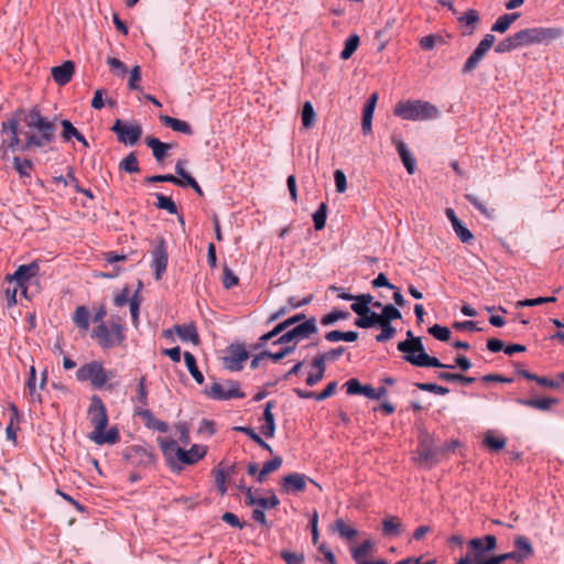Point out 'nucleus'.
<instances>
[{
	"label": "nucleus",
	"mask_w": 564,
	"mask_h": 564,
	"mask_svg": "<svg viewBox=\"0 0 564 564\" xmlns=\"http://www.w3.org/2000/svg\"><path fill=\"white\" fill-rule=\"evenodd\" d=\"M317 323L315 317H310L308 319L286 328L281 334H279L273 340L274 345H279L280 349L274 352H265L268 358L273 361H280L285 356L294 352L299 346V344L305 339H308L311 336L317 334Z\"/></svg>",
	"instance_id": "nucleus-1"
},
{
	"label": "nucleus",
	"mask_w": 564,
	"mask_h": 564,
	"mask_svg": "<svg viewBox=\"0 0 564 564\" xmlns=\"http://www.w3.org/2000/svg\"><path fill=\"white\" fill-rule=\"evenodd\" d=\"M158 444L166 464L172 470L177 471H181L185 465L196 464L208 452V447L202 444H193L188 449H183L172 438L159 437Z\"/></svg>",
	"instance_id": "nucleus-2"
},
{
	"label": "nucleus",
	"mask_w": 564,
	"mask_h": 564,
	"mask_svg": "<svg viewBox=\"0 0 564 564\" xmlns=\"http://www.w3.org/2000/svg\"><path fill=\"white\" fill-rule=\"evenodd\" d=\"M88 419L94 430L89 433L88 438L97 445H113L119 438V430L111 426L106 431L108 425L107 409L102 400L98 395H93L87 410Z\"/></svg>",
	"instance_id": "nucleus-3"
},
{
	"label": "nucleus",
	"mask_w": 564,
	"mask_h": 564,
	"mask_svg": "<svg viewBox=\"0 0 564 564\" xmlns=\"http://www.w3.org/2000/svg\"><path fill=\"white\" fill-rule=\"evenodd\" d=\"M31 133L25 139V149L42 148L54 140L55 127L47 118L39 111L31 110L24 118Z\"/></svg>",
	"instance_id": "nucleus-4"
},
{
	"label": "nucleus",
	"mask_w": 564,
	"mask_h": 564,
	"mask_svg": "<svg viewBox=\"0 0 564 564\" xmlns=\"http://www.w3.org/2000/svg\"><path fill=\"white\" fill-rule=\"evenodd\" d=\"M362 301V304H356V307H354V313L358 315V318L355 321L357 327L371 328L375 327V324H380L381 322L391 323V321L402 317L401 312L392 304L382 306L381 314L371 311L372 295Z\"/></svg>",
	"instance_id": "nucleus-5"
},
{
	"label": "nucleus",
	"mask_w": 564,
	"mask_h": 564,
	"mask_svg": "<svg viewBox=\"0 0 564 564\" xmlns=\"http://www.w3.org/2000/svg\"><path fill=\"white\" fill-rule=\"evenodd\" d=\"M393 113L402 120L426 121L441 117L437 106L421 99L400 100L393 108Z\"/></svg>",
	"instance_id": "nucleus-6"
},
{
	"label": "nucleus",
	"mask_w": 564,
	"mask_h": 564,
	"mask_svg": "<svg viewBox=\"0 0 564 564\" xmlns=\"http://www.w3.org/2000/svg\"><path fill=\"white\" fill-rule=\"evenodd\" d=\"M398 349L403 354L404 359L416 367H435L453 369L454 366L442 364L436 357L425 352L421 338L406 339L398 344Z\"/></svg>",
	"instance_id": "nucleus-7"
},
{
	"label": "nucleus",
	"mask_w": 564,
	"mask_h": 564,
	"mask_svg": "<svg viewBox=\"0 0 564 564\" xmlns=\"http://www.w3.org/2000/svg\"><path fill=\"white\" fill-rule=\"evenodd\" d=\"M521 47L535 45V44H549L555 40L561 39L564 35L563 28H527L518 31Z\"/></svg>",
	"instance_id": "nucleus-8"
},
{
	"label": "nucleus",
	"mask_w": 564,
	"mask_h": 564,
	"mask_svg": "<svg viewBox=\"0 0 564 564\" xmlns=\"http://www.w3.org/2000/svg\"><path fill=\"white\" fill-rule=\"evenodd\" d=\"M111 372H107L101 361L94 360L82 365L76 379L80 382H90L94 388L101 389L110 378Z\"/></svg>",
	"instance_id": "nucleus-9"
},
{
	"label": "nucleus",
	"mask_w": 564,
	"mask_h": 564,
	"mask_svg": "<svg viewBox=\"0 0 564 564\" xmlns=\"http://www.w3.org/2000/svg\"><path fill=\"white\" fill-rule=\"evenodd\" d=\"M93 337L97 338L102 348L119 345L124 340L123 328L119 322H113L110 326L101 322L94 329Z\"/></svg>",
	"instance_id": "nucleus-10"
},
{
	"label": "nucleus",
	"mask_w": 564,
	"mask_h": 564,
	"mask_svg": "<svg viewBox=\"0 0 564 564\" xmlns=\"http://www.w3.org/2000/svg\"><path fill=\"white\" fill-rule=\"evenodd\" d=\"M40 275V261L34 260L29 264L19 265L13 274L7 275L9 283L15 282L21 289V294L28 296L29 283Z\"/></svg>",
	"instance_id": "nucleus-11"
},
{
	"label": "nucleus",
	"mask_w": 564,
	"mask_h": 564,
	"mask_svg": "<svg viewBox=\"0 0 564 564\" xmlns=\"http://www.w3.org/2000/svg\"><path fill=\"white\" fill-rule=\"evenodd\" d=\"M205 393L214 400L240 399L245 397L236 381L214 382L206 389Z\"/></svg>",
	"instance_id": "nucleus-12"
},
{
	"label": "nucleus",
	"mask_w": 564,
	"mask_h": 564,
	"mask_svg": "<svg viewBox=\"0 0 564 564\" xmlns=\"http://www.w3.org/2000/svg\"><path fill=\"white\" fill-rule=\"evenodd\" d=\"M308 482L322 490V486L317 481L300 473L285 475L281 481V489L285 494H297L305 490Z\"/></svg>",
	"instance_id": "nucleus-13"
},
{
	"label": "nucleus",
	"mask_w": 564,
	"mask_h": 564,
	"mask_svg": "<svg viewBox=\"0 0 564 564\" xmlns=\"http://www.w3.org/2000/svg\"><path fill=\"white\" fill-rule=\"evenodd\" d=\"M112 131L118 140L127 145H134L142 134V129L138 123L123 122L120 119L116 120Z\"/></svg>",
	"instance_id": "nucleus-14"
},
{
	"label": "nucleus",
	"mask_w": 564,
	"mask_h": 564,
	"mask_svg": "<svg viewBox=\"0 0 564 564\" xmlns=\"http://www.w3.org/2000/svg\"><path fill=\"white\" fill-rule=\"evenodd\" d=\"M496 37L492 34H486L484 39L479 42L477 47L467 58L466 63L463 66V73L468 74L473 72L481 62V59L486 56L488 51L495 44Z\"/></svg>",
	"instance_id": "nucleus-15"
},
{
	"label": "nucleus",
	"mask_w": 564,
	"mask_h": 564,
	"mask_svg": "<svg viewBox=\"0 0 564 564\" xmlns=\"http://www.w3.org/2000/svg\"><path fill=\"white\" fill-rule=\"evenodd\" d=\"M249 354L242 344H232L227 349V355L223 358V364L230 371H239L242 369Z\"/></svg>",
	"instance_id": "nucleus-16"
},
{
	"label": "nucleus",
	"mask_w": 564,
	"mask_h": 564,
	"mask_svg": "<svg viewBox=\"0 0 564 564\" xmlns=\"http://www.w3.org/2000/svg\"><path fill=\"white\" fill-rule=\"evenodd\" d=\"M470 552L460 557L456 564H491V557L486 556L484 542L480 538L471 539L468 542Z\"/></svg>",
	"instance_id": "nucleus-17"
},
{
	"label": "nucleus",
	"mask_w": 564,
	"mask_h": 564,
	"mask_svg": "<svg viewBox=\"0 0 564 564\" xmlns=\"http://www.w3.org/2000/svg\"><path fill=\"white\" fill-rule=\"evenodd\" d=\"M19 121L14 118L9 119L2 123L1 132L8 135L7 145H1V158L4 159L9 149L15 150L21 141L18 133Z\"/></svg>",
	"instance_id": "nucleus-18"
},
{
	"label": "nucleus",
	"mask_w": 564,
	"mask_h": 564,
	"mask_svg": "<svg viewBox=\"0 0 564 564\" xmlns=\"http://www.w3.org/2000/svg\"><path fill=\"white\" fill-rule=\"evenodd\" d=\"M306 319L307 318L305 317V315L303 313H299V314H295V315L284 319L283 322H280L270 332L260 336L258 347L264 346L269 340L276 337L279 334H281L286 328H290L291 326H295Z\"/></svg>",
	"instance_id": "nucleus-19"
},
{
	"label": "nucleus",
	"mask_w": 564,
	"mask_h": 564,
	"mask_svg": "<svg viewBox=\"0 0 564 564\" xmlns=\"http://www.w3.org/2000/svg\"><path fill=\"white\" fill-rule=\"evenodd\" d=\"M47 381V370H44L41 375V380L37 383V376L34 366H31L29 369V378L26 381V386L29 389L30 399L33 403H41L42 397L40 391L44 389Z\"/></svg>",
	"instance_id": "nucleus-20"
},
{
	"label": "nucleus",
	"mask_w": 564,
	"mask_h": 564,
	"mask_svg": "<svg viewBox=\"0 0 564 564\" xmlns=\"http://www.w3.org/2000/svg\"><path fill=\"white\" fill-rule=\"evenodd\" d=\"M391 141L394 144L408 173L411 175L414 174L416 172V160L411 153L404 140L399 135H393Z\"/></svg>",
	"instance_id": "nucleus-21"
},
{
	"label": "nucleus",
	"mask_w": 564,
	"mask_h": 564,
	"mask_svg": "<svg viewBox=\"0 0 564 564\" xmlns=\"http://www.w3.org/2000/svg\"><path fill=\"white\" fill-rule=\"evenodd\" d=\"M445 215L452 224L453 230L463 243L473 241V232L464 225V223L457 217L453 208H446Z\"/></svg>",
	"instance_id": "nucleus-22"
},
{
	"label": "nucleus",
	"mask_w": 564,
	"mask_h": 564,
	"mask_svg": "<svg viewBox=\"0 0 564 564\" xmlns=\"http://www.w3.org/2000/svg\"><path fill=\"white\" fill-rule=\"evenodd\" d=\"M246 502L247 505L253 508H259L264 511L267 509L275 508L280 503L278 497L273 491H269V497L267 498H258L256 497L251 488H248L246 490Z\"/></svg>",
	"instance_id": "nucleus-23"
},
{
	"label": "nucleus",
	"mask_w": 564,
	"mask_h": 564,
	"mask_svg": "<svg viewBox=\"0 0 564 564\" xmlns=\"http://www.w3.org/2000/svg\"><path fill=\"white\" fill-rule=\"evenodd\" d=\"M167 267V252L163 243L159 245L152 253L151 268L155 280H161Z\"/></svg>",
	"instance_id": "nucleus-24"
},
{
	"label": "nucleus",
	"mask_w": 564,
	"mask_h": 564,
	"mask_svg": "<svg viewBox=\"0 0 564 564\" xmlns=\"http://www.w3.org/2000/svg\"><path fill=\"white\" fill-rule=\"evenodd\" d=\"M134 414L144 421V425L148 429L159 432H166L169 430L167 424L161 420H158L148 408L143 409L142 406H137L134 409Z\"/></svg>",
	"instance_id": "nucleus-25"
},
{
	"label": "nucleus",
	"mask_w": 564,
	"mask_h": 564,
	"mask_svg": "<svg viewBox=\"0 0 564 564\" xmlns=\"http://www.w3.org/2000/svg\"><path fill=\"white\" fill-rule=\"evenodd\" d=\"M175 334L183 343H191L194 346H198L200 343L199 334L194 323H187L183 325L174 326Z\"/></svg>",
	"instance_id": "nucleus-26"
},
{
	"label": "nucleus",
	"mask_w": 564,
	"mask_h": 564,
	"mask_svg": "<svg viewBox=\"0 0 564 564\" xmlns=\"http://www.w3.org/2000/svg\"><path fill=\"white\" fill-rule=\"evenodd\" d=\"M273 406H274V403L272 401H269L265 403V406L263 410V415H262L263 423L260 426V431L267 438H272L275 433V420H274V415L272 412Z\"/></svg>",
	"instance_id": "nucleus-27"
},
{
	"label": "nucleus",
	"mask_w": 564,
	"mask_h": 564,
	"mask_svg": "<svg viewBox=\"0 0 564 564\" xmlns=\"http://www.w3.org/2000/svg\"><path fill=\"white\" fill-rule=\"evenodd\" d=\"M74 63L67 61L59 66L52 67L51 74L55 83H57L58 85H66L70 82L74 74Z\"/></svg>",
	"instance_id": "nucleus-28"
},
{
	"label": "nucleus",
	"mask_w": 564,
	"mask_h": 564,
	"mask_svg": "<svg viewBox=\"0 0 564 564\" xmlns=\"http://www.w3.org/2000/svg\"><path fill=\"white\" fill-rule=\"evenodd\" d=\"M404 530L401 519L395 516H387L382 520V533L386 536H398Z\"/></svg>",
	"instance_id": "nucleus-29"
},
{
	"label": "nucleus",
	"mask_w": 564,
	"mask_h": 564,
	"mask_svg": "<svg viewBox=\"0 0 564 564\" xmlns=\"http://www.w3.org/2000/svg\"><path fill=\"white\" fill-rule=\"evenodd\" d=\"M61 126L63 128L62 139L64 142H68L70 139L75 138L85 148L89 147L85 137L73 126V123L69 120H67V119L62 120Z\"/></svg>",
	"instance_id": "nucleus-30"
},
{
	"label": "nucleus",
	"mask_w": 564,
	"mask_h": 564,
	"mask_svg": "<svg viewBox=\"0 0 564 564\" xmlns=\"http://www.w3.org/2000/svg\"><path fill=\"white\" fill-rule=\"evenodd\" d=\"M160 120L162 121L163 124L170 127L172 130L176 132H181L186 135L193 134V129L191 124L184 120L176 119L167 115H161Z\"/></svg>",
	"instance_id": "nucleus-31"
},
{
	"label": "nucleus",
	"mask_w": 564,
	"mask_h": 564,
	"mask_svg": "<svg viewBox=\"0 0 564 564\" xmlns=\"http://www.w3.org/2000/svg\"><path fill=\"white\" fill-rule=\"evenodd\" d=\"M145 143L149 148H151L153 156L159 162H161L166 156L167 151L172 149V144L161 142L156 138H148Z\"/></svg>",
	"instance_id": "nucleus-32"
},
{
	"label": "nucleus",
	"mask_w": 564,
	"mask_h": 564,
	"mask_svg": "<svg viewBox=\"0 0 564 564\" xmlns=\"http://www.w3.org/2000/svg\"><path fill=\"white\" fill-rule=\"evenodd\" d=\"M373 550V543L370 539L365 540L360 545L350 550L351 557L357 564L366 563V556Z\"/></svg>",
	"instance_id": "nucleus-33"
},
{
	"label": "nucleus",
	"mask_w": 564,
	"mask_h": 564,
	"mask_svg": "<svg viewBox=\"0 0 564 564\" xmlns=\"http://www.w3.org/2000/svg\"><path fill=\"white\" fill-rule=\"evenodd\" d=\"M330 291H333L338 299L343 301H352L351 310L354 311V307H356V304H362L364 299L370 297V294H360V295H352L347 289L345 288H338V286H332Z\"/></svg>",
	"instance_id": "nucleus-34"
},
{
	"label": "nucleus",
	"mask_w": 564,
	"mask_h": 564,
	"mask_svg": "<svg viewBox=\"0 0 564 564\" xmlns=\"http://www.w3.org/2000/svg\"><path fill=\"white\" fill-rule=\"evenodd\" d=\"M520 13H506L497 19L491 25V31L497 33H505L509 30L511 24L519 19Z\"/></svg>",
	"instance_id": "nucleus-35"
},
{
	"label": "nucleus",
	"mask_w": 564,
	"mask_h": 564,
	"mask_svg": "<svg viewBox=\"0 0 564 564\" xmlns=\"http://www.w3.org/2000/svg\"><path fill=\"white\" fill-rule=\"evenodd\" d=\"M518 402L524 406L538 409L541 411H547L553 405L557 404L558 400L555 398H542V399H535V400H530V399L519 400Z\"/></svg>",
	"instance_id": "nucleus-36"
},
{
	"label": "nucleus",
	"mask_w": 564,
	"mask_h": 564,
	"mask_svg": "<svg viewBox=\"0 0 564 564\" xmlns=\"http://www.w3.org/2000/svg\"><path fill=\"white\" fill-rule=\"evenodd\" d=\"M514 546L518 550L517 560L521 561L523 558L530 557L533 554V546L528 538L523 535H518L514 539Z\"/></svg>",
	"instance_id": "nucleus-37"
},
{
	"label": "nucleus",
	"mask_w": 564,
	"mask_h": 564,
	"mask_svg": "<svg viewBox=\"0 0 564 564\" xmlns=\"http://www.w3.org/2000/svg\"><path fill=\"white\" fill-rule=\"evenodd\" d=\"M184 362H185V366H186L188 372L193 377V379L198 384H202L204 382V375L198 369V367L196 365V358L194 357V355L192 352H189V351L184 352Z\"/></svg>",
	"instance_id": "nucleus-38"
},
{
	"label": "nucleus",
	"mask_w": 564,
	"mask_h": 564,
	"mask_svg": "<svg viewBox=\"0 0 564 564\" xmlns=\"http://www.w3.org/2000/svg\"><path fill=\"white\" fill-rule=\"evenodd\" d=\"M521 47L518 32L500 41L495 51L497 53H508Z\"/></svg>",
	"instance_id": "nucleus-39"
},
{
	"label": "nucleus",
	"mask_w": 564,
	"mask_h": 564,
	"mask_svg": "<svg viewBox=\"0 0 564 564\" xmlns=\"http://www.w3.org/2000/svg\"><path fill=\"white\" fill-rule=\"evenodd\" d=\"M89 318L90 314L86 306H77L74 315H73V322L76 324L78 328L82 330H88L89 327Z\"/></svg>",
	"instance_id": "nucleus-40"
},
{
	"label": "nucleus",
	"mask_w": 564,
	"mask_h": 564,
	"mask_svg": "<svg viewBox=\"0 0 564 564\" xmlns=\"http://www.w3.org/2000/svg\"><path fill=\"white\" fill-rule=\"evenodd\" d=\"M283 459L281 456H274L269 462H265L261 468V470L258 473L257 480L259 482H263L267 475L278 470L282 466Z\"/></svg>",
	"instance_id": "nucleus-41"
},
{
	"label": "nucleus",
	"mask_w": 564,
	"mask_h": 564,
	"mask_svg": "<svg viewBox=\"0 0 564 564\" xmlns=\"http://www.w3.org/2000/svg\"><path fill=\"white\" fill-rule=\"evenodd\" d=\"M302 124L305 129H311L316 122V112L311 101H305L301 113Z\"/></svg>",
	"instance_id": "nucleus-42"
},
{
	"label": "nucleus",
	"mask_w": 564,
	"mask_h": 564,
	"mask_svg": "<svg viewBox=\"0 0 564 564\" xmlns=\"http://www.w3.org/2000/svg\"><path fill=\"white\" fill-rule=\"evenodd\" d=\"M466 199L486 218L494 217V210L490 209L477 195L467 194Z\"/></svg>",
	"instance_id": "nucleus-43"
},
{
	"label": "nucleus",
	"mask_w": 564,
	"mask_h": 564,
	"mask_svg": "<svg viewBox=\"0 0 564 564\" xmlns=\"http://www.w3.org/2000/svg\"><path fill=\"white\" fill-rule=\"evenodd\" d=\"M349 313L347 311L333 310L328 314L324 315L321 318V324L323 326H329L335 324L338 321H345L349 318Z\"/></svg>",
	"instance_id": "nucleus-44"
},
{
	"label": "nucleus",
	"mask_w": 564,
	"mask_h": 564,
	"mask_svg": "<svg viewBox=\"0 0 564 564\" xmlns=\"http://www.w3.org/2000/svg\"><path fill=\"white\" fill-rule=\"evenodd\" d=\"M359 36L357 34H350L345 41V47L340 53L341 59H348L358 48Z\"/></svg>",
	"instance_id": "nucleus-45"
},
{
	"label": "nucleus",
	"mask_w": 564,
	"mask_h": 564,
	"mask_svg": "<svg viewBox=\"0 0 564 564\" xmlns=\"http://www.w3.org/2000/svg\"><path fill=\"white\" fill-rule=\"evenodd\" d=\"M335 529L341 538L347 540H354L358 534V531L355 528L347 525L343 519H337L335 521Z\"/></svg>",
	"instance_id": "nucleus-46"
},
{
	"label": "nucleus",
	"mask_w": 564,
	"mask_h": 564,
	"mask_svg": "<svg viewBox=\"0 0 564 564\" xmlns=\"http://www.w3.org/2000/svg\"><path fill=\"white\" fill-rule=\"evenodd\" d=\"M119 166L127 173H138L140 171L137 155L133 152L124 156Z\"/></svg>",
	"instance_id": "nucleus-47"
},
{
	"label": "nucleus",
	"mask_w": 564,
	"mask_h": 564,
	"mask_svg": "<svg viewBox=\"0 0 564 564\" xmlns=\"http://www.w3.org/2000/svg\"><path fill=\"white\" fill-rule=\"evenodd\" d=\"M13 166L20 177H30L31 171H32V163L28 159H20L19 156H15L13 159Z\"/></svg>",
	"instance_id": "nucleus-48"
},
{
	"label": "nucleus",
	"mask_w": 564,
	"mask_h": 564,
	"mask_svg": "<svg viewBox=\"0 0 564 564\" xmlns=\"http://www.w3.org/2000/svg\"><path fill=\"white\" fill-rule=\"evenodd\" d=\"M361 394L370 400H379L388 394V390L384 387L373 388L370 384H364Z\"/></svg>",
	"instance_id": "nucleus-49"
},
{
	"label": "nucleus",
	"mask_w": 564,
	"mask_h": 564,
	"mask_svg": "<svg viewBox=\"0 0 564 564\" xmlns=\"http://www.w3.org/2000/svg\"><path fill=\"white\" fill-rule=\"evenodd\" d=\"M327 218V206L322 203L319 207L313 214L314 227L316 230H322L325 227Z\"/></svg>",
	"instance_id": "nucleus-50"
},
{
	"label": "nucleus",
	"mask_w": 564,
	"mask_h": 564,
	"mask_svg": "<svg viewBox=\"0 0 564 564\" xmlns=\"http://www.w3.org/2000/svg\"><path fill=\"white\" fill-rule=\"evenodd\" d=\"M381 328L380 334L376 336L377 341H387L390 340L395 335V328L391 325V323L381 322L380 324H375Z\"/></svg>",
	"instance_id": "nucleus-51"
},
{
	"label": "nucleus",
	"mask_w": 564,
	"mask_h": 564,
	"mask_svg": "<svg viewBox=\"0 0 564 564\" xmlns=\"http://www.w3.org/2000/svg\"><path fill=\"white\" fill-rule=\"evenodd\" d=\"M155 197L158 200L156 207L159 209H164L171 215H174L177 213V207H176L175 203L170 197L164 196L162 194H155Z\"/></svg>",
	"instance_id": "nucleus-52"
},
{
	"label": "nucleus",
	"mask_w": 564,
	"mask_h": 564,
	"mask_svg": "<svg viewBox=\"0 0 564 564\" xmlns=\"http://www.w3.org/2000/svg\"><path fill=\"white\" fill-rule=\"evenodd\" d=\"M148 405V390L145 387L144 378H141L138 383V395L134 400V409L137 406H142L145 409Z\"/></svg>",
	"instance_id": "nucleus-53"
},
{
	"label": "nucleus",
	"mask_w": 564,
	"mask_h": 564,
	"mask_svg": "<svg viewBox=\"0 0 564 564\" xmlns=\"http://www.w3.org/2000/svg\"><path fill=\"white\" fill-rule=\"evenodd\" d=\"M458 21L470 26L469 34H471L475 30L476 24L479 21L478 12L474 9H469L462 17L458 18Z\"/></svg>",
	"instance_id": "nucleus-54"
},
{
	"label": "nucleus",
	"mask_w": 564,
	"mask_h": 564,
	"mask_svg": "<svg viewBox=\"0 0 564 564\" xmlns=\"http://www.w3.org/2000/svg\"><path fill=\"white\" fill-rule=\"evenodd\" d=\"M429 333L440 341H446L451 337V330L446 326L438 324L431 326Z\"/></svg>",
	"instance_id": "nucleus-55"
},
{
	"label": "nucleus",
	"mask_w": 564,
	"mask_h": 564,
	"mask_svg": "<svg viewBox=\"0 0 564 564\" xmlns=\"http://www.w3.org/2000/svg\"><path fill=\"white\" fill-rule=\"evenodd\" d=\"M224 274H223V285L225 289L229 290L236 286L239 282V278L235 274V272L228 267L224 265Z\"/></svg>",
	"instance_id": "nucleus-56"
},
{
	"label": "nucleus",
	"mask_w": 564,
	"mask_h": 564,
	"mask_svg": "<svg viewBox=\"0 0 564 564\" xmlns=\"http://www.w3.org/2000/svg\"><path fill=\"white\" fill-rule=\"evenodd\" d=\"M226 481L227 473L225 471L224 468L217 467L215 469V484L220 495H225L227 492Z\"/></svg>",
	"instance_id": "nucleus-57"
},
{
	"label": "nucleus",
	"mask_w": 564,
	"mask_h": 564,
	"mask_svg": "<svg viewBox=\"0 0 564 564\" xmlns=\"http://www.w3.org/2000/svg\"><path fill=\"white\" fill-rule=\"evenodd\" d=\"M280 555L286 564H303L305 560L304 553L302 552H291L284 550Z\"/></svg>",
	"instance_id": "nucleus-58"
},
{
	"label": "nucleus",
	"mask_w": 564,
	"mask_h": 564,
	"mask_svg": "<svg viewBox=\"0 0 564 564\" xmlns=\"http://www.w3.org/2000/svg\"><path fill=\"white\" fill-rule=\"evenodd\" d=\"M140 80H141L140 66L135 65L129 72L128 87L131 90H139L140 89Z\"/></svg>",
	"instance_id": "nucleus-59"
},
{
	"label": "nucleus",
	"mask_w": 564,
	"mask_h": 564,
	"mask_svg": "<svg viewBox=\"0 0 564 564\" xmlns=\"http://www.w3.org/2000/svg\"><path fill=\"white\" fill-rule=\"evenodd\" d=\"M438 378L444 381H459L464 384H470L475 381V378L471 377H465L459 373H452V372H441L438 375Z\"/></svg>",
	"instance_id": "nucleus-60"
},
{
	"label": "nucleus",
	"mask_w": 564,
	"mask_h": 564,
	"mask_svg": "<svg viewBox=\"0 0 564 564\" xmlns=\"http://www.w3.org/2000/svg\"><path fill=\"white\" fill-rule=\"evenodd\" d=\"M378 100V94L373 93L366 101L362 110V118L364 119H371L375 113L376 105Z\"/></svg>",
	"instance_id": "nucleus-61"
},
{
	"label": "nucleus",
	"mask_w": 564,
	"mask_h": 564,
	"mask_svg": "<svg viewBox=\"0 0 564 564\" xmlns=\"http://www.w3.org/2000/svg\"><path fill=\"white\" fill-rule=\"evenodd\" d=\"M486 445L491 448L492 451H500L506 446V438L495 436L494 434L489 433L485 437Z\"/></svg>",
	"instance_id": "nucleus-62"
},
{
	"label": "nucleus",
	"mask_w": 564,
	"mask_h": 564,
	"mask_svg": "<svg viewBox=\"0 0 564 564\" xmlns=\"http://www.w3.org/2000/svg\"><path fill=\"white\" fill-rule=\"evenodd\" d=\"M555 301H556V297H554V296H546V297L540 296V297H535V299H528V300L519 301L517 303V306L518 307L535 306V305H540V304H544V303H553Z\"/></svg>",
	"instance_id": "nucleus-63"
},
{
	"label": "nucleus",
	"mask_w": 564,
	"mask_h": 564,
	"mask_svg": "<svg viewBox=\"0 0 564 564\" xmlns=\"http://www.w3.org/2000/svg\"><path fill=\"white\" fill-rule=\"evenodd\" d=\"M197 433L207 437L213 436L216 433L214 421L208 419L202 420L199 422Z\"/></svg>",
	"instance_id": "nucleus-64"
}]
</instances>
